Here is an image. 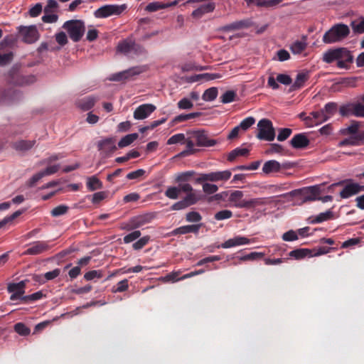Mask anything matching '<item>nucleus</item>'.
<instances>
[{
	"instance_id": "nucleus-1",
	"label": "nucleus",
	"mask_w": 364,
	"mask_h": 364,
	"mask_svg": "<svg viewBox=\"0 0 364 364\" xmlns=\"http://www.w3.org/2000/svg\"><path fill=\"white\" fill-rule=\"evenodd\" d=\"M350 32V28L347 25L337 23L323 34L322 40L326 44L341 42L348 36Z\"/></svg>"
},
{
	"instance_id": "nucleus-2",
	"label": "nucleus",
	"mask_w": 364,
	"mask_h": 364,
	"mask_svg": "<svg viewBox=\"0 0 364 364\" xmlns=\"http://www.w3.org/2000/svg\"><path fill=\"white\" fill-rule=\"evenodd\" d=\"M323 184L312 186L301 189H296L289 193L291 196H302V203L318 200V196L323 192Z\"/></svg>"
},
{
	"instance_id": "nucleus-3",
	"label": "nucleus",
	"mask_w": 364,
	"mask_h": 364,
	"mask_svg": "<svg viewBox=\"0 0 364 364\" xmlns=\"http://www.w3.org/2000/svg\"><path fill=\"white\" fill-rule=\"evenodd\" d=\"M63 28L68 31L70 38L74 42H78L82 37L85 27L82 21H66Z\"/></svg>"
},
{
	"instance_id": "nucleus-4",
	"label": "nucleus",
	"mask_w": 364,
	"mask_h": 364,
	"mask_svg": "<svg viewBox=\"0 0 364 364\" xmlns=\"http://www.w3.org/2000/svg\"><path fill=\"white\" fill-rule=\"evenodd\" d=\"M257 137L261 140L272 141L275 138V131L272 123L267 119H262L257 124Z\"/></svg>"
},
{
	"instance_id": "nucleus-5",
	"label": "nucleus",
	"mask_w": 364,
	"mask_h": 364,
	"mask_svg": "<svg viewBox=\"0 0 364 364\" xmlns=\"http://www.w3.org/2000/svg\"><path fill=\"white\" fill-rule=\"evenodd\" d=\"M208 0H187L184 4H191L195 3H203L191 13V16L196 19L201 18L204 15L213 12L215 9V4Z\"/></svg>"
},
{
	"instance_id": "nucleus-6",
	"label": "nucleus",
	"mask_w": 364,
	"mask_h": 364,
	"mask_svg": "<svg viewBox=\"0 0 364 364\" xmlns=\"http://www.w3.org/2000/svg\"><path fill=\"white\" fill-rule=\"evenodd\" d=\"M126 9L124 4L116 5V4H108L101 6L97 9L94 15L96 18H107L111 16H117L121 14Z\"/></svg>"
},
{
	"instance_id": "nucleus-7",
	"label": "nucleus",
	"mask_w": 364,
	"mask_h": 364,
	"mask_svg": "<svg viewBox=\"0 0 364 364\" xmlns=\"http://www.w3.org/2000/svg\"><path fill=\"white\" fill-rule=\"evenodd\" d=\"M231 176L232 173L229 170L210 172L208 173L201 174L200 176L197 179V181L198 183H201L203 181H227L228 179L230 178Z\"/></svg>"
},
{
	"instance_id": "nucleus-8",
	"label": "nucleus",
	"mask_w": 364,
	"mask_h": 364,
	"mask_svg": "<svg viewBox=\"0 0 364 364\" xmlns=\"http://www.w3.org/2000/svg\"><path fill=\"white\" fill-rule=\"evenodd\" d=\"M339 112L342 116L364 117V104L360 102L349 103L341 106Z\"/></svg>"
},
{
	"instance_id": "nucleus-9",
	"label": "nucleus",
	"mask_w": 364,
	"mask_h": 364,
	"mask_svg": "<svg viewBox=\"0 0 364 364\" xmlns=\"http://www.w3.org/2000/svg\"><path fill=\"white\" fill-rule=\"evenodd\" d=\"M18 32L22 41L26 43H33L39 38V33L36 26H20Z\"/></svg>"
},
{
	"instance_id": "nucleus-10",
	"label": "nucleus",
	"mask_w": 364,
	"mask_h": 364,
	"mask_svg": "<svg viewBox=\"0 0 364 364\" xmlns=\"http://www.w3.org/2000/svg\"><path fill=\"white\" fill-rule=\"evenodd\" d=\"M97 149L102 158L109 157L117 149L115 141L112 138L102 139L97 143Z\"/></svg>"
},
{
	"instance_id": "nucleus-11",
	"label": "nucleus",
	"mask_w": 364,
	"mask_h": 364,
	"mask_svg": "<svg viewBox=\"0 0 364 364\" xmlns=\"http://www.w3.org/2000/svg\"><path fill=\"white\" fill-rule=\"evenodd\" d=\"M193 136L196 141V144L198 146L210 147L218 143L216 139L210 138L208 133L204 130L194 132Z\"/></svg>"
},
{
	"instance_id": "nucleus-12",
	"label": "nucleus",
	"mask_w": 364,
	"mask_h": 364,
	"mask_svg": "<svg viewBox=\"0 0 364 364\" xmlns=\"http://www.w3.org/2000/svg\"><path fill=\"white\" fill-rule=\"evenodd\" d=\"M26 282L21 281L18 283H11L8 285V291L12 293L10 296L11 301H15L17 299L23 301V298L25 296Z\"/></svg>"
},
{
	"instance_id": "nucleus-13",
	"label": "nucleus",
	"mask_w": 364,
	"mask_h": 364,
	"mask_svg": "<svg viewBox=\"0 0 364 364\" xmlns=\"http://www.w3.org/2000/svg\"><path fill=\"white\" fill-rule=\"evenodd\" d=\"M50 248L48 242L36 241L30 245V247L23 253V255H41Z\"/></svg>"
},
{
	"instance_id": "nucleus-14",
	"label": "nucleus",
	"mask_w": 364,
	"mask_h": 364,
	"mask_svg": "<svg viewBox=\"0 0 364 364\" xmlns=\"http://www.w3.org/2000/svg\"><path fill=\"white\" fill-rule=\"evenodd\" d=\"M305 120L306 125L308 127L318 126L328 121L321 109L310 112L309 115L305 118Z\"/></svg>"
},
{
	"instance_id": "nucleus-15",
	"label": "nucleus",
	"mask_w": 364,
	"mask_h": 364,
	"mask_svg": "<svg viewBox=\"0 0 364 364\" xmlns=\"http://www.w3.org/2000/svg\"><path fill=\"white\" fill-rule=\"evenodd\" d=\"M338 50L337 66L339 68H347L348 64L353 62V57L350 51L346 48H338Z\"/></svg>"
},
{
	"instance_id": "nucleus-16",
	"label": "nucleus",
	"mask_w": 364,
	"mask_h": 364,
	"mask_svg": "<svg viewBox=\"0 0 364 364\" xmlns=\"http://www.w3.org/2000/svg\"><path fill=\"white\" fill-rule=\"evenodd\" d=\"M251 242V240L243 236H236L233 238L228 239L221 245L216 246L217 248H231L236 246L245 245Z\"/></svg>"
},
{
	"instance_id": "nucleus-17",
	"label": "nucleus",
	"mask_w": 364,
	"mask_h": 364,
	"mask_svg": "<svg viewBox=\"0 0 364 364\" xmlns=\"http://www.w3.org/2000/svg\"><path fill=\"white\" fill-rule=\"evenodd\" d=\"M156 107L152 104H144L139 106L134 112V118L136 119H144L147 118L154 110Z\"/></svg>"
},
{
	"instance_id": "nucleus-18",
	"label": "nucleus",
	"mask_w": 364,
	"mask_h": 364,
	"mask_svg": "<svg viewBox=\"0 0 364 364\" xmlns=\"http://www.w3.org/2000/svg\"><path fill=\"white\" fill-rule=\"evenodd\" d=\"M228 202L230 203L231 206H233L237 208H242L243 206L241 205L244 204L243 196L244 193L241 191H230L228 193Z\"/></svg>"
},
{
	"instance_id": "nucleus-19",
	"label": "nucleus",
	"mask_w": 364,
	"mask_h": 364,
	"mask_svg": "<svg viewBox=\"0 0 364 364\" xmlns=\"http://www.w3.org/2000/svg\"><path fill=\"white\" fill-rule=\"evenodd\" d=\"M309 142V139L304 133L294 135L289 141L291 146L297 149L306 148Z\"/></svg>"
},
{
	"instance_id": "nucleus-20",
	"label": "nucleus",
	"mask_w": 364,
	"mask_h": 364,
	"mask_svg": "<svg viewBox=\"0 0 364 364\" xmlns=\"http://www.w3.org/2000/svg\"><path fill=\"white\" fill-rule=\"evenodd\" d=\"M250 25L251 23L249 20L244 19L225 25L220 28V31L224 32L234 31L248 28Z\"/></svg>"
},
{
	"instance_id": "nucleus-21",
	"label": "nucleus",
	"mask_w": 364,
	"mask_h": 364,
	"mask_svg": "<svg viewBox=\"0 0 364 364\" xmlns=\"http://www.w3.org/2000/svg\"><path fill=\"white\" fill-rule=\"evenodd\" d=\"M361 191V186L355 183H350L345 186L343 190L340 192V196L342 198H348L358 193Z\"/></svg>"
},
{
	"instance_id": "nucleus-22",
	"label": "nucleus",
	"mask_w": 364,
	"mask_h": 364,
	"mask_svg": "<svg viewBox=\"0 0 364 364\" xmlns=\"http://www.w3.org/2000/svg\"><path fill=\"white\" fill-rule=\"evenodd\" d=\"M267 203L265 198H254L250 199H245L242 208L255 211L257 207L264 205Z\"/></svg>"
},
{
	"instance_id": "nucleus-23",
	"label": "nucleus",
	"mask_w": 364,
	"mask_h": 364,
	"mask_svg": "<svg viewBox=\"0 0 364 364\" xmlns=\"http://www.w3.org/2000/svg\"><path fill=\"white\" fill-rule=\"evenodd\" d=\"M152 219V216L149 214L138 215L132 218L129 221L131 229H136L149 223Z\"/></svg>"
},
{
	"instance_id": "nucleus-24",
	"label": "nucleus",
	"mask_w": 364,
	"mask_h": 364,
	"mask_svg": "<svg viewBox=\"0 0 364 364\" xmlns=\"http://www.w3.org/2000/svg\"><path fill=\"white\" fill-rule=\"evenodd\" d=\"M133 46L134 41L132 38H127L118 43L117 50L127 55H132Z\"/></svg>"
},
{
	"instance_id": "nucleus-25",
	"label": "nucleus",
	"mask_w": 364,
	"mask_h": 364,
	"mask_svg": "<svg viewBox=\"0 0 364 364\" xmlns=\"http://www.w3.org/2000/svg\"><path fill=\"white\" fill-rule=\"evenodd\" d=\"M97 100V97L94 96H87L79 100L76 105L82 110L87 111L94 107Z\"/></svg>"
},
{
	"instance_id": "nucleus-26",
	"label": "nucleus",
	"mask_w": 364,
	"mask_h": 364,
	"mask_svg": "<svg viewBox=\"0 0 364 364\" xmlns=\"http://www.w3.org/2000/svg\"><path fill=\"white\" fill-rule=\"evenodd\" d=\"M36 142V140H19L13 143L12 147L18 151L25 152L31 149Z\"/></svg>"
},
{
	"instance_id": "nucleus-27",
	"label": "nucleus",
	"mask_w": 364,
	"mask_h": 364,
	"mask_svg": "<svg viewBox=\"0 0 364 364\" xmlns=\"http://www.w3.org/2000/svg\"><path fill=\"white\" fill-rule=\"evenodd\" d=\"M281 170L280 163L276 160H269L266 161L262 166V171L269 174L271 173L278 172Z\"/></svg>"
},
{
	"instance_id": "nucleus-28",
	"label": "nucleus",
	"mask_w": 364,
	"mask_h": 364,
	"mask_svg": "<svg viewBox=\"0 0 364 364\" xmlns=\"http://www.w3.org/2000/svg\"><path fill=\"white\" fill-rule=\"evenodd\" d=\"M148 69L146 65H138L124 70L127 80H131L136 75L144 73Z\"/></svg>"
},
{
	"instance_id": "nucleus-29",
	"label": "nucleus",
	"mask_w": 364,
	"mask_h": 364,
	"mask_svg": "<svg viewBox=\"0 0 364 364\" xmlns=\"http://www.w3.org/2000/svg\"><path fill=\"white\" fill-rule=\"evenodd\" d=\"M203 226L202 223L195 225H188L181 226L174 230L176 234L184 235L190 232L198 233L200 228Z\"/></svg>"
},
{
	"instance_id": "nucleus-30",
	"label": "nucleus",
	"mask_w": 364,
	"mask_h": 364,
	"mask_svg": "<svg viewBox=\"0 0 364 364\" xmlns=\"http://www.w3.org/2000/svg\"><path fill=\"white\" fill-rule=\"evenodd\" d=\"M247 6L252 4L257 6L272 7L279 4L282 0H245Z\"/></svg>"
},
{
	"instance_id": "nucleus-31",
	"label": "nucleus",
	"mask_w": 364,
	"mask_h": 364,
	"mask_svg": "<svg viewBox=\"0 0 364 364\" xmlns=\"http://www.w3.org/2000/svg\"><path fill=\"white\" fill-rule=\"evenodd\" d=\"M309 79V73L307 72L299 73L297 74L294 82L291 87V90H296L304 85L305 82Z\"/></svg>"
},
{
	"instance_id": "nucleus-32",
	"label": "nucleus",
	"mask_w": 364,
	"mask_h": 364,
	"mask_svg": "<svg viewBox=\"0 0 364 364\" xmlns=\"http://www.w3.org/2000/svg\"><path fill=\"white\" fill-rule=\"evenodd\" d=\"M86 186L87 189L90 191L101 189L103 186L102 183L96 176L88 177L87 178Z\"/></svg>"
},
{
	"instance_id": "nucleus-33",
	"label": "nucleus",
	"mask_w": 364,
	"mask_h": 364,
	"mask_svg": "<svg viewBox=\"0 0 364 364\" xmlns=\"http://www.w3.org/2000/svg\"><path fill=\"white\" fill-rule=\"evenodd\" d=\"M321 110L327 120H328L337 112L338 106L335 102H328Z\"/></svg>"
},
{
	"instance_id": "nucleus-34",
	"label": "nucleus",
	"mask_w": 364,
	"mask_h": 364,
	"mask_svg": "<svg viewBox=\"0 0 364 364\" xmlns=\"http://www.w3.org/2000/svg\"><path fill=\"white\" fill-rule=\"evenodd\" d=\"M333 218V213L331 210L323 212L312 218L311 223H321Z\"/></svg>"
},
{
	"instance_id": "nucleus-35",
	"label": "nucleus",
	"mask_w": 364,
	"mask_h": 364,
	"mask_svg": "<svg viewBox=\"0 0 364 364\" xmlns=\"http://www.w3.org/2000/svg\"><path fill=\"white\" fill-rule=\"evenodd\" d=\"M249 151V149L247 148L237 147L229 153L228 156V160L230 161H233L238 156H244L247 155Z\"/></svg>"
},
{
	"instance_id": "nucleus-36",
	"label": "nucleus",
	"mask_w": 364,
	"mask_h": 364,
	"mask_svg": "<svg viewBox=\"0 0 364 364\" xmlns=\"http://www.w3.org/2000/svg\"><path fill=\"white\" fill-rule=\"evenodd\" d=\"M338 50V48L329 49L323 55V61L326 63H332L337 60Z\"/></svg>"
},
{
	"instance_id": "nucleus-37",
	"label": "nucleus",
	"mask_w": 364,
	"mask_h": 364,
	"mask_svg": "<svg viewBox=\"0 0 364 364\" xmlns=\"http://www.w3.org/2000/svg\"><path fill=\"white\" fill-rule=\"evenodd\" d=\"M360 126V122L353 120L348 127L341 130V133L343 135L355 134L358 133Z\"/></svg>"
},
{
	"instance_id": "nucleus-38",
	"label": "nucleus",
	"mask_w": 364,
	"mask_h": 364,
	"mask_svg": "<svg viewBox=\"0 0 364 364\" xmlns=\"http://www.w3.org/2000/svg\"><path fill=\"white\" fill-rule=\"evenodd\" d=\"M138 136L139 135L136 133L127 134L120 139V141L118 142V146L119 148L127 146L134 142L138 138Z\"/></svg>"
},
{
	"instance_id": "nucleus-39",
	"label": "nucleus",
	"mask_w": 364,
	"mask_h": 364,
	"mask_svg": "<svg viewBox=\"0 0 364 364\" xmlns=\"http://www.w3.org/2000/svg\"><path fill=\"white\" fill-rule=\"evenodd\" d=\"M350 26L355 33H364V17L351 21Z\"/></svg>"
},
{
	"instance_id": "nucleus-40",
	"label": "nucleus",
	"mask_w": 364,
	"mask_h": 364,
	"mask_svg": "<svg viewBox=\"0 0 364 364\" xmlns=\"http://www.w3.org/2000/svg\"><path fill=\"white\" fill-rule=\"evenodd\" d=\"M200 199V197L198 194H197L196 191L189 193H186V196L183 198L188 207L196 204Z\"/></svg>"
},
{
	"instance_id": "nucleus-41",
	"label": "nucleus",
	"mask_w": 364,
	"mask_h": 364,
	"mask_svg": "<svg viewBox=\"0 0 364 364\" xmlns=\"http://www.w3.org/2000/svg\"><path fill=\"white\" fill-rule=\"evenodd\" d=\"M218 96V89L216 87H210L207 89L203 95V100L206 102H210L214 100Z\"/></svg>"
},
{
	"instance_id": "nucleus-42",
	"label": "nucleus",
	"mask_w": 364,
	"mask_h": 364,
	"mask_svg": "<svg viewBox=\"0 0 364 364\" xmlns=\"http://www.w3.org/2000/svg\"><path fill=\"white\" fill-rule=\"evenodd\" d=\"M180 193L178 186H170L166 190L164 195L170 199L176 200L178 198Z\"/></svg>"
},
{
	"instance_id": "nucleus-43",
	"label": "nucleus",
	"mask_w": 364,
	"mask_h": 364,
	"mask_svg": "<svg viewBox=\"0 0 364 364\" xmlns=\"http://www.w3.org/2000/svg\"><path fill=\"white\" fill-rule=\"evenodd\" d=\"M186 141V136L184 134L180 133L176 134L173 136H171L168 140H167V144L172 145V144H185Z\"/></svg>"
},
{
	"instance_id": "nucleus-44",
	"label": "nucleus",
	"mask_w": 364,
	"mask_h": 364,
	"mask_svg": "<svg viewBox=\"0 0 364 364\" xmlns=\"http://www.w3.org/2000/svg\"><path fill=\"white\" fill-rule=\"evenodd\" d=\"M166 8V5L165 4L159 2V1H153L149 3L146 6V11L149 12H154L160 9H164Z\"/></svg>"
},
{
	"instance_id": "nucleus-45",
	"label": "nucleus",
	"mask_w": 364,
	"mask_h": 364,
	"mask_svg": "<svg viewBox=\"0 0 364 364\" xmlns=\"http://www.w3.org/2000/svg\"><path fill=\"white\" fill-rule=\"evenodd\" d=\"M195 174V172L193 171H188L186 172L180 173L177 175L176 178V182L182 183L187 182L190 180V178Z\"/></svg>"
},
{
	"instance_id": "nucleus-46",
	"label": "nucleus",
	"mask_w": 364,
	"mask_h": 364,
	"mask_svg": "<svg viewBox=\"0 0 364 364\" xmlns=\"http://www.w3.org/2000/svg\"><path fill=\"white\" fill-rule=\"evenodd\" d=\"M306 43L304 41H297L291 46V50L294 54H299L305 50Z\"/></svg>"
},
{
	"instance_id": "nucleus-47",
	"label": "nucleus",
	"mask_w": 364,
	"mask_h": 364,
	"mask_svg": "<svg viewBox=\"0 0 364 364\" xmlns=\"http://www.w3.org/2000/svg\"><path fill=\"white\" fill-rule=\"evenodd\" d=\"M68 206H67L66 205H60L54 208L51 210L50 214L53 217H59L63 215H65L68 212Z\"/></svg>"
},
{
	"instance_id": "nucleus-48",
	"label": "nucleus",
	"mask_w": 364,
	"mask_h": 364,
	"mask_svg": "<svg viewBox=\"0 0 364 364\" xmlns=\"http://www.w3.org/2000/svg\"><path fill=\"white\" fill-rule=\"evenodd\" d=\"M177 106L179 109H190L193 107V102L188 97H183L178 101Z\"/></svg>"
},
{
	"instance_id": "nucleus-49",
	"label": "nucleus",
	"mask_w": 364,
	"mask_h": 364,
	"mask_svg": "<svg viewBox=\"0 0 364 364\" xmlns=\"http://www.w3.org/2000/svg\"><path fill=\"white\" fill-rule=\"evenodd\" d=\"M14 330L18 334H19L21 336H28L31 332L29 328H28L23 323H16L14 325Z\"/></svg>"
},
{
	"instance_id": "nucleus-50",
	"label": "nucleus",
	"mask_w": 364,
	"mask_h": 364,
	"mask_svg": "<svg viewBox=\"0 0 364 364\" xmlns=\"http://www.w3.org/2000/svg\"><path fill=\"white\" fill-rule=\"evenodd\" d=\"M14 58V53L11 51L7 52L6 53H0V65L4 66L9 63H10Z\"/></svg>"
},
{
	"instance_id": "nucleus-51",
	"label": "nucleus",
	"mask_w": 364,
	"mask_h": 364,
	"mask_svg": "<svg viewBox=\"0 0 364 364\" xmlns=\"http://www.w3.org/2000/svg\"><path fill=\"white\" fill-rule=\"evenodd\" d=\"M235 97L236 93L235 91H226L220 97L221 102L224 104L232 102L235 100Z\"/></svg>"
},
{
	"instance_id": "nucleus-52",
	"label": "nucleus",
	"mask_w": 364,
	"mask_h": 364,
	"mask_svg": "<svg viewBox=\"0 0 364 364\" xmlns=\"http://www.w3.org/2000/svg\"><path fill=\"white\" fill-rule=\"evenodd\" d=\"M232 216V212L229 210H223L215 214V219L217 220H223L230 218Z\"/></svg>"
},
{
	"instance_id": "nucleus-53",
	"label": "nucleus",
	"mask_w": 364,
	"mask_h": 364,
	"mask_svg": "<svg viewBox=\"0 0 364 364\" xmlns=\"http://www.w3.org/2000/svg\"><path fill=\"white\" fill-rule=\"evenodd\" d=\"M186 219L189 223H197L202 220V216L198 212L191 211L186 214Z\"/></svg>"
},
{
	"instance_id": "nucleus-54",
	"label": "nucleus",
	"mask_w": 364,
	"mask_h": 364,
	"mask_svg": "<svg viewBox=\"0 0 364 364\" xmlns=\"http://www.w3.org/2000/svg\"><path fill=\"white\" fill-rule=\"evenodd\" d=\"M102 277V270H91L85 274L84 278L87 281L92 280L95 278L100 279Z\"/></svg>"
},
{
	"instance_id": "nucleus-55",
	"label": "nucleus",
	"mask_w": 364,
	"mask_h": 364,
	"mask_svg": "<svg viewBox=\"0 0 364 364\" xmlns=\"http://www.w3.org/2000/svg\"><path fill=\"white\" fill-rule=\"evenodd\" d=\"M149 236H144L139 238L136 242H134L132 247L136 250H141L149 242Z\"/></svg>"
},
{
	"instance_id": "nucleus-56",
	"label": "nucleus",
	"mask_w": 364,
	"mask_h": 364,
	"mask_svg": "<svg viewBox=\"0 0 364 364\" xmlns=\"http://www.w3.org/2000/svg\"><path fill=\"white\" fill-rule=\"evenodd\" d=\"M229 192H230V191H225L220 192L219 193H216L214 196L210 197L208 200L210 202L213 201V200L228 201Z\"/></svg>"
},
{
	"instance_id": "nucleus-57",
	"label": "nucleus",
	"mask_w": 364,
	"mask_h": 364,
	"mask_svg": "<svg viewBox=\"0 0 364 364\" xmlns=\"http://www.w3.org/2000/svg\"><path fill=\"white\" fill-rule=\"evenodd\" d=\"M255 122V119L252 117H248L243 119L238 125L241 129L245 131L248 129Z\"/></svg>"
},
{
	"instance_id": "nucleus-58",
	"label": "nucleus",
	"mask_w": 364,
	"mask_h": 364,
	"mask_svg": "<svg viewBox=\"0 0 364 364\" xmlns=\"http://www.w3.org/2000/svg\"><path fill=\"white\" fill-rule=\"evenodd\" d=\"M203 191L206 194H213L218 190V186L213 183H205L203 184Z\"/></svg>"
},
{
	"instance_id": "nucleus-59",
	"label": "nucleus",
	"mask_w": 364,
	"mask_h": 364,
	"mask_svg": "<svg viewBox=\"0 0 364 364\" xmlns=\"http://www.w3.org/2000/svg\"><path fill=\"white\" fill-rule=\"evenodd\" d=\"M291 129L289 128H282L279 130V134L277 135V140L279 141H283L286 140L289 136L291 134Z\"/></svg>"
},
{
	"instance_id": "nucleus-60",
	"label": "nucleus",
	"mask_w": 364,
	"mask_h": 364,
	"mask_svg": "<svg viewBox=\"0 0 364 364\" xmlns=\"http://www.w3.org/2000/svg\"><path fill=\"white\" fill-rule=\"evenodd\" d=\"M140 236L141 232L139 230H134L124 237V242L126 244L130 243L136 240V239L139 238Z\"/></svg>"
},
{
	"instance_id": "nucleus-61",
	"label": "nucleus",
	"mask_w": 364,
	"mask_h": 364,
	"mask_svg": "<svg viewBox=\"0 0 364 364\" xmlns=\"http://www.w3.org/2000/svg\"><path fill=\"white\" fill-rule=\"evenodd\" d=\"M308 255V250L305 249H299L292 250L289 252V255L290 257H294L295 259H301L306 257Z\"/></svg>"
},
{
	"instance_id": "nucleus-62",
	"label": "nucleus",
	"mask_w": 364,
	"mask_h": 364,
	"mask_svg": "<svg viewBox=\"0 0 364 364\" xmlns=\"http://www.w3.org/2000/svg\"><path fill=\"white\" fill-rule=\"evenodd\" d=\"M58 16L57 14L51 13H45V14L42 16V21L44 23H55L58 21Z\"/></svg>"
},
{
	"instance_id": "nucleus-63",
	"label": "nucleus",
	"mask_w": 364,
	"mask_h": 364,
	"mask_svg": "<svg viewBox=\"0 0 364 364\" xmlns=\"http://www.w3.org/2000/svg\"><path fill=\"white\" fill-rule=\"evenodd\" d=\"M129 288L128 280L127 279L119 282L117 284V288L112 289V292H123Z\"/></svg>"
},
{
	"instance_id": "nucleus-64",
	"label": "nucleus",
	"mask_w": 364,
	"mask_h": 364,
	"mask_svg": "<svg viewBox=\"0 0 364 364\" xmlns=\"http://www.w3.org/2000/svg\"><path fill=\"white\" fill-rule=\"evenodd\" d=\"M42 4L41 3H37L33 7H31L28 11L29 15L31 17L38 16L42 11Z\"/></svg>"
}]
</instances>
